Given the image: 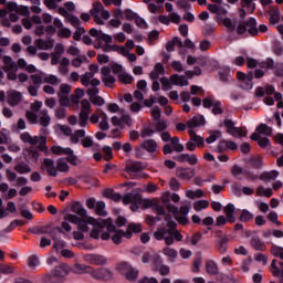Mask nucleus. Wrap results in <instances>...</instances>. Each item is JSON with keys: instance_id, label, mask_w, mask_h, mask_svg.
Segmentation results:
<instances>
[{"instance_id": "obj_56", "label": "nucleus", "mask_w": 283, "mask_h": 283, "mask_svg": "<svg viewBox=\"0 0 283 283\" xmlns=\"http://www.w3.org/2000/svg\"><path fill=\"white\" fill-rule=\"evenodd\" d=\"M108 67L109 70H112L113 74H116L118 77L120 76V74L125 72V69H123V65L118 63H111Z\"/></svg>"}, {"instance_id": "obj_10", "label": "nucleus", "mask_w": 283, "mask_h": 283, "mask_svg": "<svg viewBox=\"0 0 283 283\" xmlns=\"http://www.w3.org/2000/svg\"><path fill=\"white\" fill-rule=\"evenodd\" d=\"M237 32L238 34H245L248 32L252 36H255L258 34V22L254 18H250L248 22L238 24Z\"/></svg>"}, {"instance_id": "obj_48", "label": "nucleus", "mask_w": 283, "mask_h": 283, "mask_svg": "<svg viewBox=\"0 0 283 283\" xmlns=\"http://www.w3.org/2000/svg\"><path fill=\"white\" fill-rule=\"evenodd\" d=\"M271 266H272V274L275 276V277H281V282L280 283H283V269H277V260H273L272 263H271Z\"/></svg>"}, {"instance_id": "obj_18", "label": "nucleus", "mask_w": 283, "mask_h": 283, "mask_svg": "<svg viewBox=\"0 0 283 283\" xmlns=\"http://www.w3.org/2000/svg\"><path fill=\"white\" fill-rule=\"evenodd\" d=\"M140 149H145L148 154H154L158 151V143L154 139H146L136 148V151L138 153Z\"/></svg>"}, {"instance_id": "obj_49", "label": "nucleus", "mask_w": 283, "mask_h": 283, "mask_svg": "<svg viewBox=\"0 0 283 283\" xmlns=\"http://www.w3.org/2000/svg\"><path fill=\"white\" fill-rule=\"evenodd\" d=\"M206 271L209 275H217L218 273V263L214 261H208L206 263Z\"/></svg>"}, {"instance_id": "obj_40", "label": "nucleus", "mask_w": 283, "mask_h": 283, "mask_svg": "<svg viewBox=\"0 0 283 283\" xmlns=\"http://www.w3.org/2000/svg\"><path fill=\"white\" fill-rule=\"evenodd\" d=\"M243 90H253V73H248L245 78L241 82Z\"/></svg>"}, {"instance_id": "obj_52", "label": "nucleus", "mask_w": 283, "mask_h": 283, "mask_svg": "<svg viewBox=\"0 0 283 283\" xmlns=\"http://www.w3.org/2000/svg\"><path fill=\"white\" fill-rule=\"evenodd\" d=\"M202 196H205V191H202V189L186 191V197L190 198L191 200H193L196 198H202Z\"/></svg>"}, {"instance_id": "obj_15", "label": "nucleus", "mask_w": 283, "mask_h": 283, "mask_svg": "<svg viewBox=\"0 0 283 283\" xmlns=\"http://www.w3.org/2000/svg\"><path fill=\"white\" fill-rule=\"evenodd\" d=\"M51 151L56 156H69L70 163H76L74 150L70 147L53 146Z\"/></svg>"}, {"instance_id": "obj_17", "label": "nucleus", "mask_w": 283, "mask_h": 283, "mask_svg": "<svg viewBox=\"0 0 283 283\" xmlns=\"http://www.w3.org/2000/svg\"><path fill=\"white\" fill-rule=\"evenodd\" d=\"M102 81L106 87H114L116 83V77L112 75V69L109 66H104L101 69Z\"/></svg>"}, {"instance_id": "obj_45", "label": "nucleus", "mask_w": 283, "mask_h": 283, "mask_svg": "<svg viewBox=\"0 0 283 283\" xmlns=\"http://www.w3.org/2000/svg\"><path fill=\"white\" fill-rule=\"evenodd\" d=\"M170 143H171V145H172V149L175 150V151H177V153H182V151H185V145H182L181 143H180V138H178V137H171V139H170Z\"/></svg>"}, {"instance_id": "obj_51", "label": "nucleus", "mask_w": 283, "mask_h": 283, "mask_svg": "<svg viewBox=\"0 0 283 283\" xmlns=\"http://www.w3.org/2000/svg\"><path fill=\"white\" fill-rule=\"evenodd\" d=\"M209 208V201L207 200H198L193 202V209L195 211H205V209Z\"/></svg>"}, {"instance_id": "obj_28", "label": "nucleus", "mask_w": 283, "mask_h": 283, "mask_svg": "<svg viewBox=\"0 0 283 283\" xmlns=\"http://www.w3.org/2000/svg\"><path fill=\"white\" fill-rule=\"evenodd\" d=\"M59 12L60 14H62V17H65L66 23H70L71 25H73V28H78V25H81V20L67 13L65 9H59Z\"/></svg>"}, {"instance_id": "obj_29", "label": "nucleus", "mask_w": 283, "mask_h": 283, "mask_svg": "<svg viewBox=\"0 0 283 283\" xmlns=\"http://www.w3.org/2000/svg\"><path fill=\"white\" fill-rule=\"evenodd\" d=\"M35 46L38 48V50H52V48H54V40L53 39H49V40H43V39H38L35 40Z\"/></svg>"}, {"instance_id": "obj_6", "label": "nucleus", "mask_w": 283, "mask_h": 283, "mask_svg": "<svg viewBox=\"0 0 283 283\" xmlns=\"http://www.w3.org/2000/svg\"><path fill=\"white\" fill-rule=\"evenodd\" d=\"M91 14L97 25H105V21L111 17L109 11L105 10V7H103L101 2H95L93 4Z\"/></svg>"}, {"instance_id": "obj_30", "label": "nucleus", "mask_w": 283, "mask_h": 283, "mask_svg": "<svg viewBox=\"0 0 283 283\" xmlns=\"http://www.w3.org/2000/svg\"><path fill=\"white\" fill-rule=\"evenodd\" d=\"M205 126V116L198 115L187 122L188 129H196V127Z\"/></svg>"}, {"instance_id": "obj_26", "label": "nucleus", "mask_w": 283, "mask_h": 283, "mask_svg": "<svg viewBox=\"0 0 283 283\" xmlns=\"http://www.w3.org/2000/svg\"><path fill=\"white\" fill-rule=\"evenodd\" d=\"M159 76H165V66L163 63L157 62L154 70L150 72L149 77L151 81H158Z\"/></svg>"}, {"instance_id": "obj_4", "label": "nucleus", "mask_w": 283, "mask_h": 283, "mask_svg": "<svg viewBox=\"0 0 283 283\" xmlns=\"http://www.w3.org/2000/svg\"><path fill=\"white\" fill-rule=\"evenodd\" d=\"M106 231V233L104 232L101 234L102 240H109V238H112L114 244H120V242H123V238H126L127 240L132 238L130 231L123 232L120 230H116V227L112 224V220L108 221Z\"/></svg>"}, {"instance_id": "obj_31", "label": "nucleus", "mask_w": 283, "mask_h": 283, "mask_svg": "<svg viewBox=\"0 0 283 283\" xmlns=\"http://www.w3.org/2000/svg\"><path fill=\"white\" fill-rule=\"evenodd\" d=\"M249 244L255 251H264L265 249L264 242H262V240H260V237H258L256 234H252L250 237Z\"/></svg>"}, {"instance_id": "obj_14", "label": "nucleus", "mask_w": 283, "mask_h": 283, "mask_svg": "<svg viewBox=\"0 0 283 283\" xmlns=\"http://www.w3.org/2000/svg\"><path fill=\"white\" fill-rule=\"evenodd\" d=\"M122 200L124 205H130L132 211H137L140 205H143V198L140 195L128 193L124 196Z\"/></svg>"}, {"instance_id": "obj_54", "label": "nucleus", "mask_w": 283, "mask_h": 283, "mask_svg": "<svg viewBox=\"0 0 283 283\" xmlns=\"http://www.w3.org/2000/svg\"><path fill=\"white\" fill-rule=\"evenodd\" d=\"M126 169L127 171H133V172L140 171V169H143V165L138 161H128L126 164Z\"/></svg>"}, {"instance_id": "obj_59", "label": "nucleus", "mask_w": 283, "mask_h": 283, "mask_svg": "<svg viewBox=\"0 0 283 283\" xmlns=\"http://www.w3.org/2000/svg\"><path fill=\"white\" fill-rule=\"evenodd\" d=\"M256 195L261 197L264 196L265 198H271V196H273V190H271V188H264L260 186L256 189Z\"/></svg>"}, {"instance_id": "obj_2", "label": "nucleus", "mask_w": 283, "mask_h": 283, "mask_svg": "<svg viewBox=\"0 0 283 283\" xmlns=\"http://www.w3.org/2000/svg\"><path fill=\"white\" fill-rule=\"evenodd\" d=\"M167 227L169 228L168 230L158 228L154 232L155 240H159V241L165 240V243L167 244V247H171V244H174V238L175 240H177V242H181L182 234H180V232L178 231H174V229H176V222L170 221L167 223Z\"/></svg>"}, {"instance_id": "obj_12", "label": "nucleus", "mask_w": 283, "mask_h": 283, "mask_svg": "<svg viewBox=\"0 0 283 283\" xmlns=\"http://www.w3.org/2000/svg\"><path fill=\"white\" fill-rule=\"evenodd\" d=\"M190 139L186 143V149L188 151H196L197 147L205 145V138L196 134L193 129L188 130Z\"/></svg>"}, {"instance_id": "obj_50", "label": "nucleus", "mask_w": 283, "mask_h": 283, "mask_svg": "<svg viewBox=\"0 0 283 283\" xmlns=\"http://www.w3.org/2000/svg\"><path fill=\"white\" fill-rule=\"evenodd\" d=\"M176 45L178 48H182V42L178 40V38H174L171 41L167 42L166 50L167 52H174Z\"/></svg>"}, {"instance_id": "obj_27", "label": "nucleus", "mask_w": 283, "mask_h": 283, "mask_svg": "<svg viewBox=\"0 0 283 283\" xmlns=\"http://www.w3.org/2000/svg\"><path fill=\"white\" fill-rule=\"evenodd\" d=\"M177 176L181 180H191L196 176V170L191 168H179L177 169Z\"/></svg>"}, {"instance_id": "obj_62", "label": "nucleus", "mask_w": 283, "mask_h": 283, "mask_svg": "<svg viewBox=\"0 0 283 283\" xmlns=\"http://www.w3.org/2000/svg\"><path fill=\"white\" fill-rule=\"evenodd\" d=\"M59 104L61 107H70L71 106V99L67 95H57Z\"/></svg>"}, {"instance_id": "obj_9", "label": "nucleus", "mask_w": 283, "mask_h": 283, "mask_svg": "<svg viewBox=\"0 0 283 283\" xmlns=\"http://www.w3.org/2000/svg\"><path fill=\"white\" fill-rule=\"evenodd\" d=\"M20 140H22V143H28L29 145H38L42 150L45 149V143H48V139L44 136H32L28 132L20 135Z\"/></svg>"}, {"instance_id": "obj_42", "label": "nucleus", "mask_w": 283, "mask_h": 283, "mask_svg": "<svg viewBox=\"0 0 283 283\" xmlns=\"http://www.w3.org/2000/svg\"><path fill=\"white\" fill-rule=\"evenodd\" d=\"M12 139L10 138V130L3 128L0 132V145H10Z\"/></svg>"}, {"instance_id": "obj_60", "label": "nucleus", "mask_w": 283, "mask_h": 283, "mask_svg": "<svg viewBox=\"0 0 283 283\" xmlns=\"http://www.w3.org/2000/svg\"><path fill=\"white\" fill-rule=\"evenodd\" d=\"M56 165L59 171H70V165H67V159L59 158Z\"/></svg>"}, {"instance_id": "obj_8", "label": "nucleus", "mask_w": 283, "mask_h": 283, "mask_svg": "<svg viewBox=\"0 0 283 283\" xmlns=\"http://www.w3.org/2000/svg\"><path fill=\"white\" fill-rule=\"evenodd\" d=\"M80 105L78 125L80 127H87V120H90V114H92V104L84 98L80 102Z\"/></svg>"}, {"instance_id": "obj_13", "label": "nucleus", "mask_w": 283, "mask_h": 283, "mask_svg": "<svg viewBox=\"0 0 283 283\" xmlns=\"http://www.w3.org/2000/svg\"><path fill=\"white\" fill-rule=\"evenodd\" d=\"M41 107H43V102L39 99H35L33 103L30 104L31 111H27L25 117H27V120L31 123V125H36V123H39V117L36 115V112H39Z\"/></svg>"}, {"instance_id": "obj_16", "label": "nucleus", "mask_w": 283, "mask_h": 283, "mask_svg": "<svg viewBox=\"0 0 283 283\" xmlns=\"http://www.w3.org/2000/svg\"><path fill=\"white\" fill-rule=\"evenodd\" d=\"M53 25L56 29L55 32L60 39H70V36H72V30L65 28L60 19L55 18L53 21Z\"/></svg>"}, {"instance_id": "obj_57", "label": "nucleus", "mask_w": 283, "mask_h": 283, "mask_svg": "<svg viewBox=\"0 0 283 283\" xmlns=\"http://www.w3.org/2000/svg\"><path fill=\"white\" fill-rule=\"evenodd\" d=\"M118 78L120 83H124L125 85H129L134 82V76H132L125 71L123 72V74H119Z\"/></svg>"}, {"instance_id": "obj_24", "label": "nucleus", "mask_w": 283, "mask_h": 283, "mask_svg": "<svg viewBox=\"0 0 283 283\" xmlns=\"http://www.w3.org/2000/svg\"><path fill=\"white\" fill-rule=\"evenodd\" d=\"M223 213L230 224L235 222V205L228 203L226 207H223Z\"/></svg>"}, {"instance_id": "obj_5", "label": "nucleus", "mask_w": 283, "mask_h": 283, "mask_svg": "<svg viewBox=\"0 0 283 283\" xmlns=\"http://www.w3.org/2000/svg\"><path fill=\"white\" fill-rule=\"evenodd\" d=\"M67 273H70V266L66 264L57 265L50 274H44L42 276V282L45 283H59L63 277H66Z\"/></svg>"}, {"instance_id": "obj_22", "label": "nucleus", "mask_w": 283, "mask_h": 283, "mask_svg": "<svg viewBox=\"0 0 283 283\" xmlns=\"http://www.w3.org/2000/svg\"><path fill=\"white\" fill-rule=\"evenodd\" d=\"M42 171H46L49 176H56L59 174V170L54 166V160L50 158L43 160Z\"/></svg>"}, {"instance_id": "obj_21", "label": "nucleus", "mask_w": 283, "mask_h": 283, "mask_svg": "<svg viewBox=\"0 0 283 283\" xmlns=\"http://www.w3.org/2000/svg\"><path fill=\"white\" fill-rule=\"evenodd\" d=\"M7 101L12 107L19 105L23 101V95L19 91H9Z\"/></svg>"}, {"instance_id": "obj_39", "label": "nucleus", "mask_w": 283, "mask_h": 283, "mask_svg": "<svg viewBox=\"0 0 283 283\" xmlns=\"http://www.w3.org/2000/svg\"><path fill=\"white\" fill-rule=\"evenodd\" d=\"M14 171L21 175L32 174V168L30 167V165L25 163H21L14 166Z\"/></svg>"}, {"instance_id": "obj_55", "label": "nucleus", "mask_w": 283, "mask_h": 283, "mask_svg": "<svg viewBox=\"0 0 283 283\" xmlns=\"http://www.w3.org/2000/svg\"><path fill=\"white\" fill-rule=\"evenodd\" d=\"M256 132L263 136H271V134H273V129L266 124H261L259 127H256Z\"/></svg>"}, {"instance_id": "obj_7", "label": "nucleus", "mask_w": 283, "mask_h": 283, "mask_svg": "<svg viewBox=\"0 0 283 283\" xmlns=\"http://www.w3.org/2000/svg\"><path fill=\"white\" fill-rule=\"evenodd\" d=\"M3 62V71L7 74L8 81H17V72L19 71V66L17 65V62L12 61V56L4 55L2 57Z\"/></svg>"}, {"instance_id": "obj_47", "label": "nucleus", "mask_w": 283, "mask_h": 283, "mask_svg": "<svg viewBox=\"0 0 283 283\" xmlns=\"http://www.w3.org/2000/svg\"><path fill=\"white\" fill-rule=\"evenodd\" d=\"M163 253L166 258H169L171 262L178 258V251L174 248H164Z\"/></svg>"}, {"instance_id": "obj_38", "label": "nucleus", "mask_w": 283, "mask_h": 283, "mask_svg": "<svg viewBox=\"0 0 283 283\" xmlns=\"http://www.w3.org/2000/svg\"><path fill=\"white\" fill-rule=\"evenodd\" d=\"M71 143L73 145H78V143H81V138H85V130L83 129H78V130H75V133H71Z\"/></svg>"}, {"instance_id": "obj_63", "label": "nucleus", "mask_w": 283, "mask_h": 283, "mask_svg": "<svg viewBox=\"0 0 283 283\" xmlns=\"http://www.w3.org/2000/svg\"><path fill=\"white\" fill-rule=\"evenodd\" d=\"M40 261H39V256L32 254L29 256L28 259V266H30L31 269H36L39 266Z\"/></svg>"}, {"instance_id": "obj_32", "label": "nucleus", "mask_w": 283, "mask_h": 283, "mask_svg": "<svg viewBox=\"0 0 283 283\" xmlns=\"http://www.w3.org/2000/svg\"><path fill=\"white\" fill-rule=\"evenodd\" d=\"M170 81L172 85H179L180 87H187L189 85V81L185 75L174 74L170 76Z\"/></svg>"}, {"instance_id": "obj_37", "label": "nucleus", "mask_w": 283, "mask_h": 283, "mask_svg": "<svg viewBox=\"0 0 283 283\" xmlns=\"http://www.w3.org/2000/svg\"><path fill=\"white\" fill-rule=\"evenodd\" d=\"M153 271H158L159 275H169L170 273L169 266L165 264L158 266V261L153 262Z\"/></svg>"}, {"instance_id": "obj_11", "label": "nucleus", "mask_w": 283, "mask_h": 283, "mask_svg": "<svg viewBox=\"0 0 283 283\" xmlns=\"http://www.w3.org/2000/svg\"><path fill=\"white\" fill-rule=\"evenodd\" d=\"M223 125L227 132L230 134V136H233V138H244L248 134L245 128L235 127V124L231 119H226Z\"/></svg>"}, {"instance_id": "obj_25", "label": "nucleus", "mask_w": 283, "mask_h": 283, "mask_svg": "<svg viewBox=\"0 0 283 283\" xmlns=\"http://www.w3.org/2000/svg\"><path fill=\"white\" fill-rule=\"evenodd\" d=\"M170 196L171 193L169 191H164L161 193V202L163 205H165V207H167L170 213H178V207L171 205V202L169 201Z\"/></svg>"}, {"instance_id": "obj_46", "label": "nucleus", "mask_w": 283, "mask_h": 283, "mask_svg": "<svg viewBox=\"0 0 283 283\" xmlns=\"http://www.w3.org/2000/svg\"><path fill=\"white\" fill-rule=\"evenodd\" d=\"M71 93H72V85L67 83L60 84L57 96H67Z\"/></svg>"}, {"instance_id": "obj_35", "label": "nucleus", "mask_w": 283, "mask_h": 283, "mask_svg": "<svg viewBox=\"0 0 283 283\" xmlns=\"http://www.w3.org/2000/svg\"><path fill=\"white\" fill-rule=\"evenodd\" d=\"M218 148L220 151H227V149H231L232 151H235V149H238V144L231 140H221L219 143Z\"/></svg>"}, {"instance_id": "obj_58", "label": "nucleus", "mask_w": 283, "mask_h": 283, "mask_svg": "<svg viewBox=\"0 0 283 283\" xmlns=\"http://www.w3.org/2000/svg\"><path fill=\"white\" fill-rule=\"evenodd\" d=\"M31 80L34 85H41L43 83L44 77H43V72L38 71L31 75Z\"/></svg>"}, {"instance_id": "obj_23", "label": "nucleus", "mask_w": 283, "mask_h": 283, "mask_svg": "<svg viewBox=\"0 0 283 283\" xmlns=\"http://www.w3.org/2000/svg\"><path fill=\"white\" fill-rule=\"evenodd\" d=\"M84 260L90 264H107V258L101 254H85Z\"/></svg>"}, {"instance_id": "obj_36", "label": "nucleus", "mask_w": 283, "mask_h": 283, "mask_svg": "<svg viewBox=\"0 0 283 283\" xmlns=\"http://www.w3.org/2000/svg\"><path fill=\"white\" fill-rule=\"evenodd\" d=\"M50 115L48 114V109H42L40 111L39 115H38V123H40V125H42V127H48V125H50Z\"/></svg>"}, {"instance_id": "obj_53", "label": "nucleus", "mask_w": 283, "mask_h": 283, "mask_svg": "<svg viewBox=\"0 0 283 283\" xmlns=\"http://www.w3.org/2000/svg\"><path fill=\"white\" fill-rule=\"evenodd\" d=\"M43 83H48L49 85H59L61 80L54 74H49L44 76Z\"/></svg>"}, {"instance_id": "obj_34", "label": "nucleus", "mask_w": 283, "mask_h": 283, "mask_svg": "<svg viewBox=\"0 0 283 283\" xmlns=\"http://www.w3.org/2000/svg\"><path fill=\"white\" fill-rule=\"evenodd\" d=\"M88 273L92 275V277H95L96 280H103L105 277H108L109 270H106V269H98V270L88 269Z\"/></svg>"}, {"instance_id": "obj_61", "label": "nucleus", "mask_w": 283, "mask_h": 283, "mask_svg": "<svg viewBox=\"0 0 283 283\" xmlns=\"http://www.w3.org/2000/svg\"><path fill=\"white\" fill-rule=\"evenodd\" d=\"M232 175L234 178H239V180H242L244 176H247V171L244 169L240 168L239 166H234L232 168Z\"/></svg>"}, {"instance_id": "obj_41", "label": "nucleus", "mask_w": 283, "mask_h": 283, "mask_svg": "<svg viewBox=\"0 0 283 283\" xmlns=\"http://www.w3.org/2000/svg\"><path fill=\"white\" fill-rule=\"evenodd\" d=\"M243 90H253V73H248L245 78L241 82Z\"/></svg>"}, {"instance_id": "obj_3", "label": "nucleus", "mask_w": 283, "mask_h": 283, "mask_svg": "<svg viewBox=\"0 0 283 283\" xmlns=\"http://www.w3.org/2000/svg\"><path fill=\"white\" fill-rule=\"evenodd\" d=\"M107 111L111 114H117L111 118V123L112 125H114V127H119L120 129H123L125 125L132 126V117H129L128 115H125V113L123 112V109H120V106H118V104L116 103L108 104Z\"/></svg>"}, {"instance_id": "obj_44", "label": "nucleus", "mask_w": 283, "mask_h": 283, "mask_svg": "<svg viewBox=\"0 0 283 283\" xmlns=\"http://www.w3.org/2000/svg\"><path fill=\"white\" fill-rule=\"evenodd\" d=\"M70 59L67 57H62L60 61V67H59V72L60 74H67V72H70Z\"/></svg>"}, {"instance_id": "obj_19", "label": "nucleus", "mask_w": 283, "mask_h": 283, "mask_svg": "<svg viewBox=\"0 0 283 283\" xmlns=\"http://www.w3.org/2000/svg\"><path fill=\"white\" fill-rule=\"evenodd\" d=\"M178 163H187L188 165H198L199 159L196 154H180L174 157Z\"/></svg>"}, {"instance_id": "obj_1", "label": "nucleus", "mask_w": 283, "mask_h": 283, "mask_svg": "<svg viewBox=\"0 0 283 283\" xmlns=\"http://www.w3.org/2000/svg\"><path fill=\"white\" fill-rule=\"evenodd\" d=\"M65 220L66 222H72V224H76L77 229H80V231H83L84 233H87V231H90L87 224H91L93 229L90 232V237L94 240H98V238H101V233H103V229H107V226L109 224V219L96 220L93 217H87L84 220H81V218L75 214H66Z\"/></svg>"}, {"instance_id": "obj_43", "label": "nucleus", "mask_w": 283, "mask_h": 283, "mask_svg": "<svg viewBox=\"0 0 283 283\" xmlns=\"http://www.w3.org/2000/svg\"><path fill=\"white\" fill-rule=\"evenodd\" d=\"M24 158L31 160V163H36L39 160V151L25 149L23 150Z\"/></svg>"}, {"instance_id": "obj_20", "label": "nucleus", "mask_w": 283, "mask_h": 283, "mask_svg": "<svg viewBox=\"0 0 283 283\" xmlns=\"http://www.w3.org/2000/svg\"><path fill=\"white\" fill-rule=\"evenodd\" d=\"M80 81L84 87H90V85H92V87H98V85H101V80L94 78L90 73L81 75Z\"/></svg>"}, {"instance_id": "obj_64", "label": "nucleus", "mask_w": 283, "mask_h": 283, "mask_svg": "<svg viewBox=\"0 0 283 283\" xmlns=\"http://www.w3.org/2000/svg\"><path fill=\"white\" fill-rule=\"evenodd\" d=\"M95 211L97 216H107V211H105V203L103 201H98L95 206Z\"/></svg>"}, {"instance_id": "obj_33", "label": "nucleus", "mask_w": 283, "mask_h": 283, "mask_svg": "<svg viewBox=\"0 0 283 283\" xmlns=\"http://www.w3.org/2000/svg\"><path fill=\"white\" fill-rule=\"evenodd\" d=\"M10 213H17V205L12 201H9L7 209L0 208V218H8Z\"/></svg>"}]
</instances>
